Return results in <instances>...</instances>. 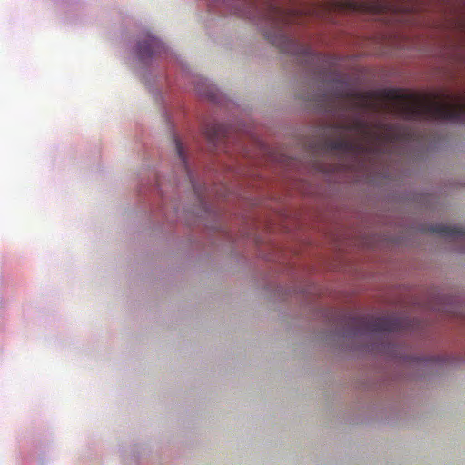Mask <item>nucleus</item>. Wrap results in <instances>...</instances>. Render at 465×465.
<instances>
[{"label":"nucleus","mask_w":465,"mask_h":465,"mask_svg":"<svg viewBox=\"0 0 465 465\" xmlns=\"http://www.w3.org/2000/svg\"><path fill=\"white\" fill-rule=\"evenodd\" d=\"M162 45L158 39L148 35L144 39L139 41L137 46V54L141 60H146L153 55L160 54Z\"/></svg>","instance_id":"4"},{"label":"nucleus","mask_w":465,"mask_h":465,"mask_svg":"<svg viewBox=\"0 0 465 465\" xmlns=\"http://www.w3.org/2000/svg\"><path fill=\"white\" fill-rule=\"evenodd\" d=\"M339 98L351 100V108L379 110L376 99L393 103L396 115L408 121L449 120L465 124V98L449 94L420 95L400 89L354 92L343 90L337 94Z\"/></svg>","instance_id":"1"},{"label":"nucleus","mask_w":465,"mask_h":465,"mask_svg":"<svg viewBox=\"0 0 465 465\" xmlns=\"http://www.w3.org/2000/svg\"><path fill=\"white\" fill-rule=\"evenodd\" d=\"M174 143H175V147H176V152H177V154L179 156V158L181 159L183 166H184V169L186 171H188V165H187V161H186V156H185V153L183 151V144L182 143L178 140L177 137H174Z\"/></svg>","instance_id":"6"},{"label":"nucleus","mask_w":465,"mask_h":465,"mask_svg":"<svg viewBox=\"0 0 465 465\" xmlns=\"http://www.w3.org/2000/svg\"><path fill=\"white\" fill-rule=\"evenodd\" d=\"M351 323L359 331H371L375 333L401 332L409 329L411 321L399 316H361L351 317Z\"/></svg>","instance_id":"3"},{"label":"nucleus","mask_w":465,"mask_h":465,"mask_svg":"<svg viewBox=\"0 0 465 465\" xmlns=\"http://www.w3.org/2000/svg\"><path fill=\"white\" fill-rule=\"evenodd\" d=\"M337 136L328 138L325 147L331 151H338L344 153H359L364 151V146L360 142L344 135L343 132H356L362 136L372 134L369 124L361 117H354L350 123H337L333 125Z\"/></svg>","instance_id":"2"},{"label":"nucleus","mask_w":465,"mask_h":465,"mask_svg":"<svg viewBox=\"0 0 465 465\" xmlns=\"http://www.w3.org/2000/svg\"><path fill=\"white\" fill-rule=\"evenodd\" d=\"M203 133L207 140L215 144L221 138L226 136V128L222 124L213 122L205 125Z\"/></svg>","instance_id":"5"}]
</instances>
